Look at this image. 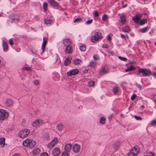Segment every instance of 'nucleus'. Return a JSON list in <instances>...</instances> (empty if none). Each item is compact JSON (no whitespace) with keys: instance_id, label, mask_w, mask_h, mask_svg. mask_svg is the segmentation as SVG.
<instances>
[{"instance_id":"f257e3e1","label":"nucleus","mask_w":156,"mask_h":156,"mask_svg":"<svg viewBox=\"0 0 156 156\" xmlns=\"http://www.w3.org/2000/svg\"><path fill=\"white\" fill-rule=\"evenodd\" d=\"M36 144L34 141L30 140L29 139H27L23 142V144L25 147H27L30 148L34 147Z\"/></svg>"},{"instance_id":"f03ea898","label":"nucleus","mask_w":156,"mask_h":156,"mask_svg":"<svg viewBox=\"0 0 156 156\" xmlns=\"http://www.w3.org/2000/svg\"><path fill=\"white\" fill-rule=\"evenodd\" d=\"M102 36L101 34L99 32H97L95 33L94 35L91 37V41L93 43L95 42L98 40L101 39Z\"/></svg>"},{"instance_id":"7ed1b4c3","label":"nucleus","mask_w":156,"mask_h":156,"mask_svg":"<svg viewBox=\"0 0 156 156\" xmlns=\"http://www.w3.org/2000/svg\"><path fill=\"white\" fill-rule=\"evenodd\" d=\"M139 73L142 74L143 76H149L151 74V71L148 69L146 68L140 69L139 70Z\"/></svg>"},{"instance_id":"20e7f679","label":"nucleus","mask_w":156,"mask_h":156,"mask_svg":"<svg viewBox=\"0 0 156 156\" xmlns=\"http://www.w3.org/2000/svg\"><path fill=\"white\" fill-rule=\"evenodd\" d=\"M30 132V130L25 129L20 131L19 134V136L21 138H24L27 136Z\"/></svg>"},{"instance_id":"39448f33","label":"nucleus","mask_w":156,"mask_h":156,"mask_svg":"<svg viewBox=\"0 0 156 156\" xmlns=\"http://www.w3.org/2000/svg\"><path fill=\"white\" fill-rule=\"evenodd\" d=\"M139 152V148L138 147L133 148L128 153L129 156H135Z\"/></svg>"},{"instance_id":"423d86ee","label":"nucleus","mask_w":156,"mask_h":156,"mask_svg":"<svg viewBox=\"0 0 156 156\" xmlns=\"http://www.w3.org/2000/svg\"><path fill=\"white\" fill-rule=\"evenodd\" d=\"M9 114L8 112L3 109L0 110V119L1 120H4L6 119Z\"/></svg>"},{"instance_id":"0eeeda50","label":"nucleus","mask_w":156,"mask_h":156,"mask_svg":"<svg viewBox=\"0 0 156 156\" xmlns=\"http://www.w3.org/2000/svg\"><path fill=\"white\" fill-rule=\"evenodd\" d=\"M43 121L42 119H38L36 120L32 123V126L36 128L38 127L41 126L43 124Z\"/></svg>"},{"instance_id":"6e6552de","label":"nucleus","mask_w":156,"mask_h":156,"mask_svg":"<svg viewBox=\"0 0 156 156\" xmlns=\"http://www.w3.org/2000/svg\"><path fill=\"white\" fill-rule=\"evenodd\" d=\"M58 142V138L56 137H54V139L47 145V147L48 148H51L54 147L55 144Z\"/></svg>"},{"instance_id":"1a4fd4ad","label":"nucleus","mask_w":156,"mask_h":156,"mask_svg":"<svg viewBox=\"0 0 156 156\" xmlns=\"http://www.w3.org/2000/svg\"><path fill=\"white\" fill-rule=\"evenodd\" d=\"M41 138L44 141H48L50 138L49 133L45 131L43 132L42 133Z\"/></svg>"},{"instance_id":"9d476101","label":"nucleus","mask_w":156,"mask_h":156,"mask_svg":"<svg viewBox=\"0 0 156 156\" xmlns=\"http://www.w3.org/2000/svg\"><path fill=\"white\" fill-rule=\"evenodd\" d=\"M109 71L108 66H104L99 72V75H102L105 73H108Z\"/></svg>"},{"instance_id":"9b49d317","label":"nucleus","mask_w":156,"mask_h":156,"mask_svg":"<svg viewBox=\"0 0 156 156\" xmlns=\"http://www.w3.org/2000/svg\"><path fill=\"white\" fill-rule=\"evenodd\" d=\"M79 73L78 70L77 69H73L71 70L70 71L67 73V75L68 76H71L75 75Z\"/></svg>"},{"instance_id":"f8f14e48","label":"nucleus","mask_w":156,"mask_h":156,"mask_svg":"<svg viewBox=\"0 0 156 156\" xmlns=\"http://www.w3.org/2000/svg\"><path fill=\"white\" fill-rule=\"evenodd\" d=\"M48 41V39L46 37H43V42L42 45V52L41 54L42 55V54L45 51V48Z\"/></svg>"},{"instance_id":"ddd939ff","label":"nucleus","mask_w":156,"mask_h":156,"mask_svg":"<svg viewBox=\"0 0 156 156\" xmlns=\"http://www.w3.org/2000/svg\"><path fill=\"white\" fill-rule=\"evenodd\" d=\"M48 2L51 5L54 7L58 8L59 6V4L55 2L54 0H48Z\"/></svg>"},{"instance_id":"4468645a","label":"nucleus","mask_w":156,"mask_h":156,"mask_svg":"<svg viewBox=\"0 0 156 156\" xmlns=\"http://www.w3.org/2000/svg\"><path fill=\"white\" fill-rule=\"evenodd\" d=\"M63 43L64 46H66L71 45L72 42L68 38H66L63 41Z\"/></svg>"},{"instance_id":"2eb2a0df","label":"nucleus","mask_w":156,"mask_h":156,"mask_svg":"<svg viewBox=\"0 0 156 156\" xmlns=\"http://www.w3.org/2000/svg\"><path fill=\"white\" fill-rule=\"evenodd\" d=\"M141 15L140 14L137 13L136 16L132 18V20H133L136 23L138 24L140 20Z\"/></svg>"},{"instance_id":"dca6fc26","label":"nucleus","mask_w":156,"mask_h":156,"mask_svg":"<svg viewBox=\"0 0 156 156\" xmlns=\"http://www.w3.org/2000/svg\"><path fill=\"white\" fill-rule=\"evenodd\" d=\"M73 50L71 45L66 46L65 49V52L67 54H70L72 53Z\"/></svg>"},{"instance_id":"f3484780","label":"nucleus","mask_w":156,"mask_h":156,"mask_svg":"<svg viewBox=\"0 0 156 156\" xmlns=\"http://www.w3.org/2000/svg\"><path fill=\"white\" fill-rule=\"evenodd\" d=\"M72 147V145L71 144H66L65 146V150L67 152H69Z\"/></svg>"},{"instance_id":"a211bd4d","label":"nucleus","mask_w":156,"mask_h":156,"mask_svg":"<svg viewBox=\"0 0 156 156\" xmlns=\"http://www.w3.org/2000/svg\"><path fill=\"white\" fill-rule=\"evenodd\" d=\"M80 148V146L78 144H75L73 147V152L75 153L78 152Z\"/></svg>"},{"instance_id":"6ab92c4d","label":"nucleus","mask_w":156,"mask_h":156,"mask_svg":"<svg viewBox=\"0 0 156 156\" xmlns=\"http://www.w3.org/2000/svg\"><path fill=\"white\" fill-rule=\"evenodd\" d=\"M3 50L5 52H7L8 50V46L7 44L5 41H3L2 44Z\"/></svg>"},{"instance_id":"aec40b11","label":"nucleus","mask_w":156,"mask_h":156,"mask_svg":"<svg viewBox=\"0 0 156 156\" xmlns=\"http://www.w3.org/2000/svg\"><path fill=\"white\" fill-rule=\"evenodd\" d=\"M60 151V149L59 148H56L52 152V154L53 156H57L59 154Z\"/></svg>"},{"instance_id":"412c9836","label":"nucleus","mask_w":156,"mask_h":156,"mask_svg":"<svg viewBox=\"0 0 156 156\" xmlns=\"http://www.w3.org/2000/svg\"><path fill=\"white\" fill-rule=\"evenodd\" d=\"M147 19H143L142 20H140L138 24L140 25H143L147 23Z\"/></svg>"},{"instance_id":"4be33fe9","label":"nucleus","mask_w":156,"mask_h":156,"mask_svg":"<svg viewBox=\"0 0 156 156\" xmlns=\"http://www.w3.org/2000/svg\"><path fill=\"white\" fill-rule=\"evenodd\" d=\"M119 90V87L117 86H115L113 87L112 90L113 93L115 94H117V92Z\"/></svg>"},{"instance_id":"5701e85b","label":"nucleus","mask_w":156,"mask_h":156,"mask_svg":"<svg viewBox=\"0 0 156 156\" xmlns=\"http://www.w3.org/2000/svg\"><path fill=\"white\" fill-rule=\"evenodd\" d=\"M81 60L79 59H75L73 60V63L75 65H78L81 63Z\"/></svg>"},{"instance_id":"b1692460","label":"nucleus","mask_w":156,"mask_h":156,"mask_svg":"<svg viewBox=\"0 0 156 156\" xmlns=\"http://www.w3.org/2000/svg\"><path fill=\"white\" fill-rule=\"evenodd\" d=\"M12 101L10 100H7L5 102V105L6 107H9L12 104Z\"/></svg>"},{"instance_id":"393cba45","label":"nucleus","mask_w":156,"mask_h":156,"mask_svg":"<svg viewBox=\"0 0 156 156\" xmlns=\"http://www.w3.org/2000/svg\"><path fill=\"white\" fill-rule=\"evenodd\" d=\"M71 63V60L68 58H67L65 59L64 62V65L66 66H67L69 65Z\"/></svg>"},{"instance_id":"a878e982","label":"nucleus","mask_w":156,"mask_h":156,"mask_svg":"<svg viewBox=\"0 0 156 156\" xmlns=\"http://www.w3.org/2000/svg\"><path fill=\"white\" fill-rule=\"evenodd\" d=\"M154 153L151 152H146L144 154V156H154Z\"/></svg>"},{"instance_id":"bb28decb","label":"nucleus","mask_w":156,"mask_h":156,"mask_svg":"<svg viewBox=\"0 0 156 156\" xmlns=\"http://www.w3.org/2000/svg\"><path fill=\"white\" fill-rule=\"evenodd\" d=\"M149 124L151 126H156V119H154L151 121Z\"/></svg>"},{"instance_id":"cd10ccee","label":"nucleus","mask_w":156,"mask_h":156,"mask_svg":"<svg viewBox=\"0 0 156 156\" xmlns=\"http://www.w3.org/2000/svg\"><path fill=\"white\" fill-rule=\"evenodd\" d=\"M105 119L104 116L101 117L100 120V123L102 124H105Z\"/></svg>"},{"instance_id":"c85d7f7f","label":"nucleus","mask_w":156,"mask_h":156,"mask_svg":"<svg viewBox=\"0 0 156 156\" xmlns=\"http://www.w3.org/2000/svg\"><path fill=\"white\" fill-rule=\"evenodd\" d=\"M40 150L38 148H36L34 149L33 153L35 155L38 154L40 152Z\"/></svg>"},{"instance_id":"c756f323","label":"nucleus","mask_w":156,"mask_h":156,"mask_svg":"<svg viewBox=\"0 0 156 156\" xmlns=\"http://www.w3.org/2000/svg\"><path fill=\"white\" fill-rule=\"evenodd\" d=\"M5 138L2 137L0 138V146L2 145L4 146L5 144Z\"/></svg>"},{"instance_id":"7c9ffc66","label":"nucleus","mask_w":156,"mask_h":156,"mask_svg":"<svg viewBox=\"0 0 156 156\" xmlns=\"http://www.w3.org/2000/svg\"><path fill=\"white\" fill-rule=\"evenodd\" d=\"M45 22L47 24H51L52 22V20L51 19L46 18L44 20Z\"/></svg>"},{"instance_id":"2f4dec72","label":"nucleus","mask_w":156,"mask_h":156,"mask_svg":"<svg viewBox=\"0 0 156 156\" xmlns=\"http://www.w3.org/2000/svg\"><path fill=\"white\" fill-rule=\"evenodd\" d=\"M48 7V4L46 2H44L43 4V8L44 11H46Z\"/></svg>"},{"instance_id":"473e14b6","label":"nucleus","mask_w":156,"mask_h":156,"mask_svg":"<svg viewBox=\"0 0 156 156\" xmlns=\"http://www.w3.org/2000/svg\"><path fill=\"white\" fill-rule=\"evenodd\" d=\"M89 66L92 68H94L96 66V62H90Z\"/></svg>"},{"instance_id":"72a5a7b5","label":"nucleus","mask_w":156,"mask_h":156,"mask_svg":"<svg viewBox=\"0 0 156 156\" xmlns=\"http://www.w3.org/2000/svg\"><path fill=\"white\" fill-rule=\"evenodd\" d=\"M134 68L133 66H130L128 67L125 70L126 72H127L130 71H132L134 70Z\"/></svg>"},{"instance_id":"f704fd0d","label":"nucleus","mask_w":156,"mask_h":156,"mask_svg":"<svg viewBox=\"0 0 156 156\" xmlns=\"http://www.w3.org/2000/svg\"><path fill=\"white\" fill-rule=\"evenodd\" d=\"M80 50L83 51H84L86 50V47L84 45H82L80 47Z\"/></svg>"},{"instance_id":"c9c22d12","label":"nucleus","mask_w":156,"mask_h":156,"mask_svg":"<svg viewBox=\"0 0 156 156\" xmlns=\"http://www.w3.org/2000/svg\"><path fill=\"white\" fill-rule=\"evenodd\" d=\"M82 20V19L81 17H78L76 18L73 22L74 23H79L81 22Z\"/></svg>"},{"instance_id":"e433bc0d","label":"nucleus","mask_w":156,"mask_h":156,"mask_svg":"<svg viewBox=\"0 0 156 156\" xmlns=\"http://www.w3.org/2000/svg\"><path fill=\"white\" fill-rule=\"evenodd\" d=\"M119 143H116L114 144L113 146V147L115 150H117L119 147Z\"/></svg>"},{"instance_id":"4c0bfd02","label":"nucleus","mask_w":156,"mask_h":156,"mask_svg":"<svg viewBox=\"0 0 156 156\" xmlns=\"http://www.w3.org/2000/svg\"><path fill=\"white\" fill-rule=\"evenodd\" d=\"M121 19L120 22L121 23H124L126 20V18L124 16H120V17Z\"/></svg>"},{"instance_id":"58836bf2","label":"nucleus","mask_w":156,"mask_h":156,"mask_svg":"<svg viewBox=\"0 0 156 156\" xmlns=\"http://www.w3.org/2000/svg\"><path fill=\"white\" fill-rule=\"evenodd\" d=\"M88 84L90 86H94V82L93 81H90L88 82Z\"/></svg>"},{"instance_id":"ea45409f","label":"nucleus","mask_w":156,"mask_h":156,"mask_svg":"<svg viewBox=\"0 0 156 156\" xmlns=\"http://www.w3.org/2000/svg\"><path fill=\"white\" fill-rule=\"evenodd\" d=\"M11 20L10 21L12 22H15L17 23L18 21V18H11Z\"/></svg>"},{"instance_id":"a19ab883","label":"nucleus","mask_w":156,"mask_h":156,"mask_svg":"<svg viewBox=\"0 0 156 156\" xmlns=\"http://www.w3.org/2000/svg\"><path fill=\"white\" fill-rule=\"evenodd\" d=\"M57 127L59 130L61 131L62 128L63 126L62 124H59L57 126Z\"/></svg>"},{"instance_id":"79ce46f5","label":"nucleus","mask_w":156,"mask_h":156,"mask_svg":"<svg viewBox=\"0 0 156 156\" xmlns=\"http://www.w3.org/2000/svg\"><path fill=\"white\" fill-rule=\"evenodd\" d=\"M93 58L94 60H98L99 59V56L97 55H94L93 56Z\"/></svg>"},{"instance_id":"37998d69","label":"nucleus","mask_w":156,"mask_h":156,"mask_svg":"<svg viewBox=\"0 0 156 156\" xmlns=\"http://www.w3.org/2000/svg\"><path fill=\"white\" fill-rule=\"evenodd\" d=\"M107 19V16L106 14H104L102 17V20L103 21L106 20Z\"/></svg>"},{"instance_id":"c03bdc74","label":"nucleus","mask_w":156,"mask_h":156,"mask_svg":"<svg viewBox=\"0 0 156 156\" xmlns=\"http://www.w3.org/2000/svg\"><path fill=\"white\" fill-rule=\"evenodd\" d=\"M118 58L120 60H121L122 61H126L127 60V59L126 58H124V57H121V56H119Z\"/></svg>"},{"instance_id":"a18cd8bd","label":"nucleus","mask_w":156,"mask_h":156,"mask_svg":"<svg viewBox=\"0 0 156 156\" xmlns=\"http://www.w3.org/2000/svg\"><path fill=\"white\" fill-rule=\"evenodd\" d=\"M68 153H69V152H67V151H65L62 153V156H68Z\"/></svg>"},{"instance_id":"49530a36","label":"nucleus","mask_w":156,"mask_h":156,"mask_svg":"<svg viewBox=\"0 0 156 156\" xmlns=\"http://www.w3.org/2000/svg\"><path fill=\"white\" fill-rule=\"evenodd\" d=\"M32 53L33 54L37 55L38 54V51L36 50H32Z\"/></svg>"},{"instance_id":"de8ad7c7","label":"nucleus","mask_w":156,"mask_h":156,"mask_svg":"<svg viewBox=\"0 0 156 156\" xmlns=\"http://www.w3.org/2000/svg\"><path fill=\"white\" fill-rule=\"evenodd\" d=\"M136 95L135 94H133L131 97V99L132 101H133L135 98Z\"/></svg>"},{"instance_id":"09e8293b","label":"nucleus","mask_w":156,"mask_h":156,"mask_svg":"<svg viewBox=\"0 0 156 156\" xmlns=\"http://www.w3.org/2000/svg\"><path fill=\"white\" fill-rule=\"evenodd\" d=\"M23 70H30L31 69V68L29 67H25L22 68Z\"/></svg>"},{"instance_id":"8fccbe9b","label":"nucleus","mask_w":156,"mask_h":156,"mask_svg":"<svg viewBox=\"0 0 156 156\" xmlns=\"http://www.w3.org/2000/svg\"><path fill=\"white\" fill-rule=\"evenodd\" d=\"M134 117L135 118V119L137 120H141L142 119V118L140 116L134 115Z\"/></svg>"},{"instance_id":"3c124183","label":"nucleus","mask_w":156,"mask_h":156,"mask_svg":"<svg viewBox=\"0 0 156 156\" xmlns=\"http://www.w3.org/2000/svg\"><path fill=\"white\" fill-rule=\"evenodd\" d=\"M102 47L103 48H108L109 46L107 44H105L102 46Z\"/></svg>"},{"instance_id":"603ef678","label":"nucleus","mask_w":156,"mask_h":156,"mask_svg":"<svg viewBox=\"0 0 156 156\" xmlns=\"http://www.w3.org/2000/svg\"><path fill=\"white\" fill-rule=\"evenodd\" d=\"M33 83L35 85H37L39 84V82L38 80H34Z\"/></svg>"},{"instance_id":"864d4df0","label":"nucleus","mask_w":156,"mask_h":156,"mask_svg":"<svg viewBox=\"0 0 156 156\" xmlns=\"http://www.w3.org/2000/svg\"><path fill=\"white\" fill-rule=\"evenodd\" d=\"M93 21V20L91 19L90 20H88L86 21V23L87 24H90L92 23Z\"/></svg>"},{"instance_id":"5fc2aeb1","label":"nucleus","mask_w":156,"mask_h":156,"mask_svg":"<svg viewBox=\"0 0 156 156\" xmlns=\"http://www.w3.org/2000/svg\"><path fill=\"white\" fill-rule=\"evenodd\" d=\"M107 40L108 41H110L111 40L112 38L110 35H108L107 36Z\"/></svg>"},{"instance_id":"6e6d98bb","label":"nucleus","mask_w":156,"mask_h":156,"mask_svg":"<svg viewBox=\"0 0 156 156\" xmlns=\"http://www.w3.org/2000/svg\"><path fill=\"white\" fill-rule=\"evenodd\" d=\"M94 16V17H98L99 16V14L98 11H96L95 12Z\"/></svg>"},{"instance_id":"4d7b16f0","label":"nucleus","mask_w":156,"mask_h":156,"mask_svg":"<svg viewBox=\"0 0 156 156\" xmlns=\"http://www.w3.org/2000/svg\"><path fill=\"white\" fill-rule=\"evenodd\" d=\"M41 156H48V154L46 152H44L41 154Z\"/></svg>"},{"instance_id":"13d9d810","label":"nucleus","mask_w":156,"mask_h":156,"mask_svg":"<svg viewBox=\"0 0 156 156\" xmlns=\"http://www.w3.org/2000/svg\"><path fill=\"white\" fill-rule=\"evenodd\" d=\"M9 44L11 45H12L13 44V43L12 40V39H9Z\"/></svg>"},{"instance_id":"bf43d9fd","label":"nucleus","mask_w":156,"mask_h":156,"mask_svg":"<svg viewBox=\"0 0 156 156\" xmlns=\"http://www.w3.org/2000/svg\"><path fill=\"white\" fill-rule=\"evenodd\" d=\"M126 36V37H127V35H124V34H121V37L122 38H126V37H125V36Z\"/></svg>"},{"instance_id":"052dcab7","label":"nucleus","mask_w":156,"mask_h":156,"mask_svg":"<svg viewBox=\"0 0 156 156\" xmlns=\"http://www.w3.org/2000/svg\"><path fill=\"white\" fill-rule=\"evenodd\" d=\"M148 30H140L139 31L142 33H145L147 32Z\"/></svg>"},{"instance_id":"680f3d73","label":"nucleus","mask_w":156,"mask_h":156,"mask_svg":"<svg viewBox=\"0 0 156 156\" xmlns=\"http://www.w3.org/2000/svg\"><path fill=\"white\" fill-rule=\"evenodd\" d=\"M123 32L125 33H129V32L131 30H123Z\"/></svg>"},{"instance_id":"e2e57ef3","label":"nucleus","mask_w":156,"mask_h":156,"mask_svg":"<svg viewBox=\"0 0 156 156\" xmlns=\"http://www.w3.org/2000/svg\"><path fill=\"white\" fill-rule=\"evenodd\" d=\"M152 98L153 99H154V101L156 102V95H154L153 96Z\"/></svg>"},{"instance_id":"0e129e2a","label":"nucleus","mask_w":156,"mask_h":156,"mask_svg":"<svg viewBox=\"0 0 156 156\" xmlns=\"http://www.w3.org/2000/svg\"><path fill=\"white\" fill-rule=\"evenodd\" d=\"M122 6L123 8H125V7H126L127 6V4H126L124 5H123V2H122Z\"/></svg>"},{"instance_id":"69168bd1","label":"nucleus","mask_w":156,"mask_h":156,"mask_svg":"<svg viewBox=\"0 0 156 156\" xmlns=\"http://www.w3.org/2000/svg\"><path fill=\"white\" fill-rule=\"evenodd\" d=\"M55 57H56V61L55 62H57V60L58 59V55L57 54H56L55 55Z\"/></svg>"},{"instance_id":"338daca9","label":"nucleus","mask_w":156,"mask_h":156,"mask_svg":"<svg viewBox=\"0 0 156 156\" xmlns=\"http://www.w3.org/2000/svg\"><path fill=\"white\" fill-rule=\"evenodd\" d=\"M12 156H20V155L18 153H15Z\"/></svg>"},{"instance_id":"774afa93","label":"nucleus","mask_w":156,"mask_h":156,"mask_svg":"<svg viewBox=\"0 0 156 156\" xmlns=\"http://www.w3.org/2000/svg\"><path fill=\"white\" fill-rule=\"evenodd\" d=\"M154 30H151L149 32V34H152L154 33Z\"/></svg>"}]
</instances>
